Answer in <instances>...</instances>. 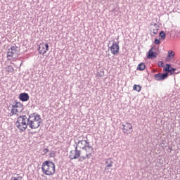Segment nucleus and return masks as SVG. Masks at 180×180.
I'll use <instances>...</instances> for the list:
<instances>
[{"mask_svg":"<svg viewBox=\"0 0 180 180\" xmlns=\"http://www.w3.org/2000/svg\"><path fill=\"white\" fill-rule=\"evenodd\" d=\"M154 50V47L150 48L147 54V58L149 60H154V58H157L158 53L157 52L153 51Z\"/></svg>","mask_w":180,"mask_h":180,"instance_id":"nucleus-12","label":"nucleus"},{"mask_svg":"<svg viewBox=\"0 0 180 180\" xmlns=\"http://www.w3.org/2000/svg\"><path fill=\"white\" fill-rule=\"evenodd\" d=\"M164 71H166V72H169L170 74H174V72L176 71V69L172 68L169 64H167L166 68H164Z\"/></svg>","mask_w":180,"mask_h":180,"instance_id":"nucleus-15","label":"nucleus"},{"mask_svg":"<svg viewBox=\"0 0 180 180\" xmlns=\"http://www.w3.org/2000/svg\"><path fill=\"white\" fill-rule=\"evenodd\" d=\"M6 71L8 72H13V71H15V69H13V66L9 65V66L7 67Z\"/></svg>","mask_w":180,"mask_h":180,"instance_id":"nucleus-20","label":"nucleus"},{"mask_svg":"<svg viewBox=\"0 0 180 180\" xmlns=\"http://www.w3.org/2000/svg\"><path fill=\"white\" fill-rule=\"evenodd\" d=\"M96 77H98L99 78H102V77H105V72L103 70H101L97 72Z\"/></svg>","mask_w":180,"mask_h":180,"instance_id":"nucleus-19","label":"nucleus"},{"mask_svg":"<svg viewBox=\"0 0 180 180\" xmlns=\"http://www.w3.org/2000/svg\"><path fill=\"white\" fill-rule=\"evenodd\" d=\"M136 70L138 71H144V70H146V65L144 63H140L138 65Z\"/></svg>","mask_w":180,"mask_h":180,"instance_id":"nucleus-16","label":"nucleus"},{"mask_svg":"<svg viewBox=\"0 0 180 180\" xmlns=\"http://www.w3.org/2000/svg\"><path fill=\"white\" fill-rule=\"evenodd\" d=\"M86 142H88L87 140H81V141H78L77 142H75V147H77V148H81L82 150H84V148L86 147Z\"/></svg>","mask_w":180,"mask_h":180,"instance_id":"nucleus-11","label":"nucleus"},{"mask_svg":"<svg viewBox=\"0 0 180 180\" xmlns=\"http://www.w3.org/2000/svg\"><path fill=\"white\" fill-rule=\"evenodd\" d=\"M81 157V150H79L77 146L75 147V150H71L69 155L70 160H77Z\"/></svg>","mask_w":180,"mask_h":180,"instance_id":"nucleus-6","label":"nucleus"},{"mask_svg":"<svg viewBox=\"0 0 180 180\" xmlns=\"http://www.w3.org/2000/svg\"><path fill=\"white\" fill-rule=\"evenodd\" d=\"M86 146L85 148L83 150L86 151L87 160H89V158L92 157V153H94V148L91 146V145L89 144V142H86Z\"/></svg>","mask_w":180,"mask_h":180,"instance_id":"nucleus-8","label":"nucleus"},{"mask_svg":"<svg viewBox=\"0 0 180 180\" xmlns=\"http://www.w3.org/2000/svg\"><path fill=\"white\" fill-rule=\"evenodd\" d=\"M41 123V117L40 115L34 112L32 114L26 115H20L17 118L15 126L20 131H25L27 126L32 129H39Z\"/></svg>","mask_w":180,"mask_h":180,"instance_id":"nucleus-1","label":"nucleus"},{"mask_svg":"<svg viewBox=\"0 0 180 180\" xmlns=\"http://www.w3.org/2000/svg\"><path fill=\"white\" fill-rule=\"evenodd\" d=\"M29 94L27 93H21L19 95V99L22 101V102H27L30 99Z\"/></svg>","mask_w":180,"mask_h":180,"instance_id":"nucleus-13","label":"nucleus"},{"mask_svg":"<svg viewBox=\"0 0 180 180\" xmlns=\"http://www.w3.org/2000/svg\"><path fill=\"white\" fill-rule=\"evenodd\" d=\"M49 153V148H44L42 150V155H46Z\"/></svg>","mask_w":180,"mask_h":180,"instance_id":"nucleus-23","label":"nucleus"},{"mask_svg":"<svg viewBox=\"0 0 180 180\" xmlns=\"http://www.w3.org/2000/svg\"><path fill=\"white\" fill-rule=\"evenodd\" d=\"M167 57L171 59L174 58V57H175V52L173 51H169Z\"/></svg>","mask_w":180,"mask_h":180,"instance_id":"nucleus-17","label":"nucleus"},{"mask_svg":"<svg viewBox=\"0 0 180 180\" xmlns=\"http://www.w3.org/2000/svg\"><path fill=\"white\" fill-rule=\"evenodd\" d=\"M19 48L16 46H12L11 49H8L7 53V57H12L13 58H16L18 57V54H19Z\"/></svg>","mask_w":180,"mask_h":180,"instance_id":"nucleus-4","label":"nucleus"},{"mask_svg":"<svg viewBox=\"0 0 180 180\" xmlns=\"http://www.w3.org/2000/svg\"><path fill=\"white\" fill-rule=\"evenodd\" d=\"M115 8H113L112 11V12H115Z\"/></svg>","mask_w":180,"mask_h":180,"instance_id":"nucleus-30","label":"nucleus"},{"mask_svg":"<svg viewBox=\"0 0 180 180\" xmlns=\"http://www.w3.org/2000/svg\"><path fill=\"white\" fill-rule=\"evenodd\" d=\"M110 51L113 56H117L119 54V51L120 50V47L119 46V44L114 41L112 45L110 46Z\"/></svg>","mask_w":180,"mask_h":180,"instance_id":"nucleus-9","label":"nucleus"},{"mask_svg":"<svg viewBox=\"0 0 180 180\" xmlns=\"http://www.w3.org/2000/svg\"><path fill=\"white\" fill-rule=\"evenodd\" d=\"M133 89L134 91H136V92H140V91H141V86L140 85L134 84Z\"/></svg>","mask_w":180,"mask_h":180,"instance_id":"nucleus-18","label":"nucleus"},{"mask_svg":"<svg viewBox=\"0 0 180 180\" xmlns=\"http://www.w3.org/2000/svg\"><path fill=\"white\" fill-rule=\"evenodd\" d=\"M86 156H79V161L80 162H82L83 161H85V160H86Z\"/></svg>","mask_w":180,"mask_h":180,"instance_id":"nucleus-22","label":"nucleus"},{"mask_svg":"<svg viewBox=\"0 0 180 180\" xmlns=\"http://www.w3.org/2000/svg\"><path fill=\"white\" fill-rule=\"evenodd\" d=\"M105 169L106 171L109 170V169L112 167H113V159L112 158H108L105 161Z\"/></svg>","mask_w":180,"mask_h":180,"instance_id":"nucleus-14","label":"nucleus"},{"mask_svg":"<svg viewBox=\"0 0 180 180\" xmlns=\"http://www.w3.org/2000/svg\"><path fill=\"white\" fill-rule=\"evenodd\" d=\"M155 44H160V39H155L154 41Z\"/></svg>","mask_w":180,"mask_h":180,"instance_id":"nucleus-27","label":"nucleus"},{"mask_svg":"<svg viewBox=\"0 0 180 180\" xmlns=\"http://www.w3.org/2000/svg\"><path fill=\"white\" fill-rule=\"evenodd\" d=\"M49 157H51V158H54V157H56V152L51 151V152L49 153Z\"/></svg>","mask_w":180,"mask_h":180,"instance_id":"nucleus-25","label":"nucleus"},{"mask_svg":"<svg viewBox=\"0 0 180 180\" xmlns=\"http://www.w3.org/2000/svg\"><path fill=\"white\" fill-rule=\"evenodd\" d=\"M79 139H82V140H84V136H79Z\"/></svg>","mask_w":180,"mask_h":180,"instance_id":"nucleus-29","label":"nucleus"},{"mask_svg":"<svg viewBox=\"0 0 180 180\" xmlns=\"http://www.w3.org/2000/svg\"><path fill=\"white\" fill-rule=\"evenodd\" d=\"M122 133H124V134H131L133 133V125L129 122L123 124Z\"/></svg>","mask_w":180,"mask_h":180,"instance_id":"nucleus-5","label":"nucleus"},{"mask_svg":"<svg viewBox=\"0 0 180 180\" xmlns=\"http://www.w3.org/2000/svg\"><path fill=\"white\" fill-rule=\"evenodd\" d=\"M154 78L156 81H164L168 78V73H158L154 75Z\"/></svg>","mask_w":180,"mask_h":180,"instance_id":"nucleus-10","label":"nucleus"},{"mask_svg":"<svg viewBox=\"0 0 180 180\" xmlns=\"http://www.w3.org/2000/svg\"><path fill=\"white\" fill-rule=\"evenodd\" d=\"M154 26H157V24H156V23H155V24H154Z\"/></svg>","mask_w":180,"mask_h":180,"instance_id":"nucleus-31","label":"nucleus"},{"mask_svg":"<svg viewBox=\"0 0 180 180\" xmlns=\"http://www.w3.org/2000/svg\"><path fill=\"white\" fill-rule=\"evenodd\" d=\"M153 34H157V33H158V29H154L153 30Z\"/></svg>","mask_w":180,"mask_h":180,"instance_id":"nucleus-28","label":"nucleus"},{"mask_svg":"<svg viewBox=\"0 0 180 180\" xmlns=\"http://www.w3.org/2000/svg\"><path fill=\"white\" fill-rule=\"evenodd\" d=\"M159 36L161 37V39H165L166 34L164 32V31H161L159 34Z\"/></svg>","mask_w":180,"mask_h":180,"instance_id":"nucleus-21","label":"nucleus"},{"mask_svg":"<svg viewBox=\"0 0 180 180\" xmlns=\"http://www.w3.org/2000/svg\"><path fill=\"white\" fill-rule=\"evenodd\" d=\"M41 169L45 175H54L56 174V164L50 160H46L42 163Z\"/></svg>","mask_w":180,"mask_h":180,"instance_id":"nucleus-2","label":"nucleus"},{"mask_svg":"<svg viewBox=\"0 0 180 180\" xmlns=\"http://www.w3.org/2000/svg\"><path fill=\"white\" fill-rule=\"evenodd\" d=\"M11 180H22V176H18L15 177H12Z\"/></svg>","mask_w":180,"mask_h":180,"instance_id":"nucleus-24","label":"nucleus"},{"mask_svg":"<svg viewBox=\"0 0 180 180\" xmlns=\"http://www.w3.org/2000/svg\"><path fill=\"white\" fill-rule=\"evenodd\" d=\"M158 65V67H164V63L162 61H159Z\"/></svg>","mask_w":180,"mask_h":180,"instance_id":"nucleus-26","label":"nucleus"},{"mask_svg":"<svg viewBox=\"0 0 180 180\" xmlns=\"http://www.w3.org/2000/svg\"><path fill=\"white\" fill-rule=\"evenodd\" d=\"M12 108L11 116H13V115L20 116V113H22V110H23V104H22L20 102L15 101Z\"/></svg>","mask_w":180,"mask_h":180,"instance_id":"nucleus-3","label":"nucleus"},{"mask_svg":"<svg viewBox=\"0 0 180 180\" xmlns=\"http://www.w3.org/2000/svg\"><path fill=\"white\" fill-rule=\"evenodd\" d=\"M38 51L39 54H46V53L49 51V44H46L44 42L41 43L39 46Z\"/></svg>","mask_w":180,"mask_h":180,"instance_id":"nucleus-7","label":"nucleus"}]
</instances>
